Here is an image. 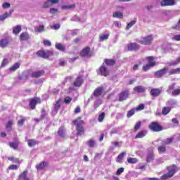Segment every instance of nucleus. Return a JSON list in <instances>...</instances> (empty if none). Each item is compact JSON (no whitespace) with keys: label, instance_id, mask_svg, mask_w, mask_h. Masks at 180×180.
Returning a JSON list of instances; mask_svg holds the SVG:
<instances>
[{"label":"nucleus","instance_id":"nucleus-44","mask_svg":"<svg viewBox=\"0 0 180 180\" xmlns=\"http://www.w3.org/2000/svg\"><path fill=\"white\" fill-rule=\"evenodd\" d=\"M58 134L59 136L64 137L65 136V129L64 127H61L59 128L58 131Z\"/></svg>","mask_w":180,"mask_h":180},{"label":"nucleus","instance_id":"nucleus-19","mask_svg":"<svg viewBox=\"0 0 180 180\" xmlns=\"http://www.w3.org/2000/svg\"><path fill=\"white\" fill-rule=\"evenodd\" d=\"M28 170H24L22 174L18 175V179L17 180H30L28 176Z\"/></svg>","mask_w":180,"mask_h":180},{"label":"nucleus","instance_id":"nucleus-34","mask_svg":"<svg viewBox=\"0 0 180 180\" xmlns=\"http://www.w3.org/2000/svg\"><path fill=\"white\" fill-rule=\"evenodd\" d=\"M125 155H126V152H122L120 155H118L117 157V162L122 163V160L123 158H124Z\"/></svg>","mask_w":180,"mask_h":180},{"label":"nucleus","instance_id":"nucleus-37","mask_svg":"<svg viewBox=\"0 0 180 180\" xmlns=\"http://www.w3.org/2000/svg\"><path fill=\"white\" fill-rule=\"evenodd\" d=\"M175 74H180V68H177L176 69H172L169 72V75H172Z\"/></svg>","mask_w":180,"mask_h":180},{"label":"nucleus","instance_id":"nucleus-56","mask_svg":"<svg viewBox=\"0 0 180 180\" xmlns=\"http://www.w3.org/2000/svg\"><path fill=\"white\" fill-rule=\"evenodd\" d=\"M8 59L4 58V59L3 60V61H1V68H5V66H6V65H8Z\"/></svg>","mask_w":180,"mask_h":180},{"label":"nucleus","instance_id":"nucleus-46","mask_svg":"<svg viewBox=\"0 0 180 180\" xmlns=\"http://www.w3.org/2000/svg\"><path fill=\"white\" fill-rule=\"evenodd\" d=\"M142 125V122L141 121H138L136 122V124L134 125V131L136 132L137 131H139L141 128V126Z\"/></svg>","mask_w":180,"mask_h":180},{"label":"nucleus","instance_id":"nucleus-39","mask_svg":"<svg viewBox=\"0 0 180 180\" xmlns=\"http://www.w3.org/2000/svg\"><path fill=\"white\" fill-rule=\"evenodd\" d=\"M127 162H128L129 164L134 165L139 162V159L136 158H129L127 159Z\"/></svg>","mask_w":180,"mask_h":180},{"label":"nucleus","instance_id":"nucleus-32","mask_svg":"<svg viewBox=\"0 0 180 180\" xmlns=\"http://www.w3.org/2000/svg\"><path fill=\"white\" fill-rule=\"evenodd\" d=\"M136 108H131L127 112V117L131 118V116H134L136 114Z\"/></svg>","mask_w":180,"mask_h":180},{"label":"nucleus","instance_id":"nucleus-51","mask_svg":"<svg viewBox=\"0 0 180 180\" xmlns=\"http://www.w3.org/2000/svg\"><path fill=\"white\" fill-rule=\"evenodd\" d=\"M108 37H110V34H103L99 37L100 41H103L105 40H107L108 39Z\"/></svg>","mask_w":180,"mask_h":180},{"label":"nucleus","instance_id":"nucleus-22","mask_svg":"<svg viewBox=\"0 0 180 180\" xmlns=\"http://www.w3.org/2000/svg\"><path fill=\"white\" fill-rule=\"evenodd\" d=\"M146 134H148V131L141 130V131L138 132L136 136H135V139H143Z\"/></svg>","mask_w":180,"mask_h":180},{"label":"nucleus","instance_id":"nucleus-16","mask_svg":"<svg viewBox=\"0 0 180 180\" xmlns=\"http://www.w3.org/2000/svg\"><path fill=\"white\" fill-rule=\"evenodd\" d=\"M160 5L162 7L171 6L175 5L174 0H162L160 1Z\"/></svg>","mask_w":180,"mask_h":180},{"label":"nucleus","instance_id":"nucleus-2","mask_svg":"<svg viewBox=\"0 0 180 180\" xmlns=\"http://www.w3.org/2000/svg\"><path fill=\"white\" fill-rule=\"evenodd\" d=\"M167 171L169 172L160 176V180H167L169 178H172V176H174L177 172V166L175 165H173L172 166L167 167Z\"/></svg>","mask_w":180,"mask_h":180},{"label":"nucleus","instance_id":"nucleus-21","mask_svg":"<svg viewBox=\"0 0 180 180\" xmlns=\"http://www.w3.org/2000/svg\"><path fill=\"white\" fill-rule=\"evenodd\" d=\"M9 44V40L7 37L0 39V47L1 48H6L8 47Z\"/></svg>","mask_w":180,"mask_h":180},{"label":"nucleus","instance_id":"nucleus-45","mask_svg":"<svg viewBox=\"0 0 180 180\" xmlns=\"http://www.w3.org/2000/svg\"><path fill=\"white\" fill-rule=\"evenodd\" d=\"M136 20H132L129 22V23H128V25H127L126 26V30H129L131 27H133V25H136Z\"/></svg>","mask_w":180,"mask_h":180},{"label":"nucleus","instance_id":"nucleus-43","mask_svg":"<svg viewBox=\"0 0 180 180\" xmlns=\"http://www.w3.org/2000/svg\"><path fill=\"white\" fill-rule=\"evenodd\" d=\"M10 16H11V13H4L3 15H0V21H4Z\"/></svg>","mask_w":180,"mask_h":180},{"label":"nucleus","instance_id":"nucleus-18","mask_svg":"<svg viewBox=\"0 0 180 180\" xmlns=\"http://www.w3.org/2000/svg\"><path fill=\"white\" fill-rule=\"evenodd\" d=\"M103 91H104V88H103L102 86H99L96 88L94 91V96L96 98L101 96Z\"/></svg>","mask_w":180,"mask_h":180},{"label":"nucleus","instance_id":"nucleus-54","mask_svg":"<svg viewBox=\"0 0 180 180\" xmlns=\"http://www.w3.org/2000/svg\"><path fill=\"white\" fill-rule=\"evenodd\" d=\"M105 119V112H102L101 114L99 115L98 116V122L100 123L103 122V121Z\"/></svg>","mask_w":180,"mask_h":180},{"label":"nucleus","instance_id":"nucleus-23","mask_svg":"<svg viewBox=\"0 0 180 180\" xmlns=\"http://www.w3.org/2000/svg\"><path fill=\"white\" fill-rule=\"evenodd\" d=\"M20 41H28L30 39V35L28 32H22L20 34Z\"/></svg>","mask_w":180,"mask_h":180},{"label":"nucleus","instance_id":"nucleus-42","mask_svg":"<svg viewBox=\"0 0 180 180\" xmlns=\"http://www.w3.org/2000/svg\"><path fill=\"white\" fill-rule=\"evenodd\" d=\"M7 160H8L9 161H11L12 162H15L18 164L20 163V158H15L14 157H8Z\"/></svg>","mask_w":180,"mask_h":180},{"label":"nucleus","instance_id":"nucleus-38","mask_svg":"<svg viewBox=\"0 0 180 180\" xmlns=\"http://www.w3.org/2000/svg\"><path fill=\"white\" fill-rule=\"evenodd\" d=\"M56 49L60 51H65V50L66 49L63 44H56Z\"/></svg>","mask_w":180,"mask_h":180},{"label":"nucleus","instance_id":"nucleus-49","mask_svg":"<svg viewBox=\"0 0 180 180\" xmlns=\"http://www.w3.org/2000/svg\"><path fill=\"white\" fill-rule=\"evenodd\" d=\"M144 109H145V105H143V103H141L139 105L136 107V108H135V110H136V112H139Z\"/></svg>","mask_w":180,"mask_h":180},{"label":"nucleus","instance_id":"nucleus-26","mask_svg":"<svg viewBox=\"0 0 180 180\" xmlns=\"http://www.w3.org/2000/svg\"><path fill=\"white\" fill-rule=\"evenodd\" d=\"M20 32H22V25H18L13 27V34L17 35L19 34Z\"/></svg>","mask_w":180,"mask_h":180},{"label":"nucleus","instance_id":"nucleus-41","mask_svg":"<svg viewBox=\"0 0 180 180\" xmlns=\"http://www.w3.org/2000/svg\"><path fill=\"white\" fill-rule=\"evenodd\" d=\"M34 31L39 33H41V32H44V25H39V27H37L34 28Z\"/></svg>","mask_w":180,"mask_h":180},{"label":"nucleus","instance_id":"nucleus-10","mask_svg":"<svg viewBox=\"0 0 180 180\" xmlns=\"http://www.w3.org/2000/svg\"><path fill=\"white\" fill-rule=\"evenodd\" d=\"M41 103V101L39 97H35L30 100V108L32 110H35L37 104Z\"/></svg>","mask_w":180,"mask_h":180},{"label":"nucleus","instance_id":"nucleus-50","mask_svg":"<svg viewBox=\"0 0 180 180\" xmlns=\"http://www.w3.org/2000/svg\"><path fill=\"white\" fill-rule=\"evenodd\" d=\"M72 97H65L64 98V103L65 104H67V105H69L70 103V102H72Z\"/></svg>","mask_w":180,"mask_h":180},{"label":"nucleus","instance_id":"nucleus-15","mask_svg":"<svg viewBox=\"0 0 180 180\" xmlns=\"http://www.w3.org/2000/svg\"><path fill=\"white\" fill-rule=\"evenodd\" d=\"M83 83L84 79H82V76H77L75 81L73 82V86L75 88H79L82 86Z\"/></svg>","mask_w":180,"mask_h":180},{"label":"nucleus","instance_id":"nucleus-47","mask_svg":"<svg viewBox=\"0 0 180 180\" xmlns=\"http://www.w3.org/2000/svg\"><path fill=\"white\" fill-rule=\"evenodd\" d=\"M9 146H10V148H12L14 150H17L19 145L17 143L10 142Z\"/></svg>","mask_w":180,"mask_h":180},{"label":"nucleus","instance_id":"nucleus-3","mask_svg":"<svg viewBox=\"0 0 180 180\" xmlns=\"http://www.w3.org/2000/svg\"><path fill=\"white\" fill-rule=\"evenodd\" d=\"M146 60H147V62H148V63L143 66L142 70L143 72H148L150 70L151 68H153L155 65V61L154 60L153 56L146 57Z\"/></svg>","mask_w":180,"mask_h":180},{"label":"nucleus","instance_id":"nucleus-11","mask_svg":"<svg viewBox=\"0 0 180 180\" xmlns=\"http://www.w3.org/2000/svg\"><path fill=\"white\" fill-rule=\"evenodd\" d=\"M168 70H169L168 68L165 67V68H163V69H161V70H159L156 71L155 72V74L153 75V76L155 77V78L160 79V78L164 77V75H166Z\"/></svg>","mask_w":180,"mask_h":180},{"label":"nucleus","instance_id":"nucleus-7","mask_svg":"<svg viewBox=\"0 0 180 180\" xmlns=\"http://www.w3.org/2000/svg\"><path fill=\"white\" fill-rule=\"evenodd\" d=\"M97 75L102 77H108L110 75V70L105 66V63H103L101 66L96 70Z\"/></svg>","mask_w":180,"mask_h":180},{"label":"nucleus","instance_id":"nucleus-30","mask_svg":"<svg viewBox=\"0 0 180 180\" xmlns=\"http://www.w3.org/2000/svg\"><path fill=\"white\" fill-rule=\"evenodd\" d=\"M20 67V63H16L14 65H13L11 67L9 68V71L13 72L16 71L18 69H19Z\"/></svg>","mask_w":180,"mask_h":180},{"label":"nucleus","instance_id":"nucleus-28","mask_svg":"<svg viewBox=\"0 0 180 180\" xmlns=\"http://www.w3.org/2000/svg\"><path fill=\"white\" fill-rule=\"evenodd\" d=\"M158 151L159 154H165L167 152V148L165 145L158 146Z\"/></svg>","mask_w":180,"mask_h":180},{"label":"nucleus","instance_id":"nucleus-17","mask_svg":"<svg viewBox=\"0 0 180 180\" xmlns=\"http://www.w3.org/2000/svg\"><path fill=\"white\" fill-rule=\"evenodd\" d=\"M49 163L46 161H41L37 165H36V169L41 171L44 169V167H49Z\"/></svg>","mask_w":180,"mask_h":180},{"label":"nucleus","instance_id":"nucleus-29","mask_svg":"<svg viewBox=\"0 0 180 180\" xmlns=\"http://www.w3.org/2000/svg\"><path fill=\"white\" fill-rule=\"evenodd\" d=\"M134 91L137 93H143L146 91V89L143 86H136L134 88Z\"/></svg>","mask_w":180,"mask_h":180},{"label":"nucleus","instance_id":"nucleus-12","mask_svg":"<svg viewBox=\"0 0 180 180\" xmlns=\"http://www.w3.org/2000/svg\"><path fill=\"white\" fill-rule=\"evenodd\" d=\"M130 95V92L129 90L122 91L118 95V101L122 102L123 101L127 100L129 96Z\"/></svg>","mask_w":180,"mask_h":180},{"label":"nucleus","instance_id":"nucleus-9","mask_svg":"<svg viewBox=\"0 0 180 180\" xmlns=\"http://www.w3.org/2000/svg\"><path fill=\"white\" fill-rule=\"evenodd\" d=\"M79 56L82 58H90L91 57V48L89 46H86L83 48L79 52Z\"/></svg>","mask_w":180,"mask_h":180},{"label":"nucleus","instance_id":"nucleus-62","mask_svg":"<svg viewBox=\"0 0 180 180\" xmlns=\"http://www.w3.org/2000/svg\"><path fill=\"white\" fill-rule=\"evenodd\" d=\"M180 63V56L177 58V59H176V61H174V63H172V65L174 66V65H177Z\"/></svg>","mask_w":180,"mask_h":180},{"label":"nucleus","instance_id":"nucleus-58","mask_svg":"<svg viewBox=\"0 0 180 180\" xmlns=\"http://www.w3.org/2000/svg\"><path fill=\"white\" fill-rule=\"evenodd\" d=\"M49 12L51 15H55L58 12V10L57 8H50Z\"/></svg>","mask_w":180,"mask_h":180},{"label":"nucleus","instance_id":"nucleus-4","mask_svg":"<svg viewBox=\"0 0 180 180\" xmlns=\"http://www.w3.org/2000/svg\"><path fill=\"white\" fill-rule=\"evenodd\" d=\"M153 41V36L150 34L146 37H141L140 39L138 40V43H139L141 45L150 46Z\"/></svg>","mask_w":180,"mask_h":180},{"label":"nucleus","instance_id":"nucleus-14","mask_svg":"<svg viewBox=\"0 0 180 180\" xmlns=\"http://www.w3.org/2000/svg\"><path fill=\"white\" fill-rule=\"evenodd\" d=\"M58 0H47L46 1L44 2V4L42 5V8H49V7H51L53 5L58 4Z\"/></svg>","mask_w":180,"mask_h":180},{"label":"nucleus","instance_id":"nucleus-63","mask_svg":"<svg viewBox=\"0 0 180 180\" xmlns=\"http://www.w3.org/2000/svg\"><path fill=\"white\" fill-rule=\"evenodd\" d=\"M114 25L118 28L122 27V24L119 21H114L113 22Z\"/></svg>","mask_w":180,"mask_h":180},{"label":"nucleus","instance_id":"nucleus-57","mask_svg":"<svg viewBox=\"0 0 180 180\" xmlns=\"http://www.w3.org/2000/svg\"><path fill=\"white\" fill-rule=\"evenodd\" d=\"M173 30H180V19L179 20L177 25L172 27Z\"/></svg>","mask_w":180,"mask_h":180},{"label":"nucleus","instance_id":"nucleus-5","mask_svg":"<svg viewBox=\"0 0 180 180\" xmlns=\"http://www.w3.org/2000/svg\"><path fill=\"white\" fill-rule=\"evenodd\" d=\"M148 128L153 132H160L164 130L162 125H160L157 122H152L151 124L148 125Z\"/></svg>","mask_w":180,"mask_h":180},{"label":"nucleus","instance_id":"nucleus-48","mask_svg":"<svg viewBox=\"0 0 180 180\" xmlns=\"http://www.w3.org/2000/svg\"><path fill=\"white\" fill-rule=\"evenodd\" d=\"M46 116V110L42 108L41 110V117H39V120H42L45 119Z\"/></svg>","mask_w":180,"mask_h":180},{"label":"nucleus","instance_id":"nucleus-59","mask_svg":"<svg viewBox=\"0 0 180 180\" xmlns=\"http://www.w3.org/2000/svg\"><path fill=\"white\" fill-rule=\"evenodd\" d=\"M176 86V83H172V84H170L169 86V91H172V90L174 91V90H175Z\"/></svg>","mask_w":180,"mask_h":180},{"label":"nucleus","instance_id":"nucleus-1","mask_svg":"<svg viewBox=\"0 0 180 180\" xmlns=\"http://www.w3.org/2000/svg\"><path fill=\"white\" fill-rule=\"evenodd\" d=\"M85 122L82 120V117H77L72 120V124L75 126L77 131V136H81L84 134V125Z\"/></svg>","mask_w":180,"mask_h":180},{"label":"nucleus","instance_id":"nucleus-52","mask_svg":"<svg viewBox=\"0 0 180 180\" xmlns=\"http://www.w3.org/2000/svg\"><path fill=\"white\" fill-rule=\"evenodd\" d=\"M172 96H178L180 95V89H176L175 90H173L172 92Z\"/></svg>","mask_w":180,"mask_h":180},{"label":"nucleus","instance_id":"nucleus-40","mask_svg":"<svg viewBox=\"0 0 180 180\" xmlns=\"http://www.w3.org/2000/svg\"><path fill=\"white\" fill-rule=\"evenodd\" d=\"M86 144L90 148H95L96 147V141H94L93 139H90V140L87 141Z\"/></svg>","mask_w":180,"mask_h":180},{"label":"nucleus","instance_id":"nucleus-64","mask_svg":"<svg viewBox=\"0 0 180 180\" xmlns=\"http://www.w3.org/2000/svg\"><path fill=\"white\" fill-rule=\"evenodd\" d=\"M173 40L180 41V34H176L173 37Z\"/></svg>","mask_w":180,"mask_h":180},{"label":"nucleus","instance_id":"nucleus-24","mask_svg":"<svg viewBox=\"0 0 180 180\" xmlns=\"http://www.w3.org/2000/svg\"><path fill=\"white\" fill-rule=\"evenodd\" d=\"M60 108H61V99L59 98L57 101H56V103L53 104V110H55L56 112H58Z\"/></svg>","mask_w":180,"mask_h":180},{"label":"nucleus","instance_id":"nucleus-36","mask_svg":"<svg viewBox=\"0 0 180 180\" xmlns=\"http://www.w3.org/2000/svg\"><path fill=\"white\" fill-rule=\"evenodd\" d=\"M174 140V137H170L169 139H167L165 141H163V146H168L171 144Z\"/></svg>","mask_w":180,"mask_h":180},{"label":"nucleus","instance_id":"nucleus-6","mask_svg":"<svg viewBox=\"0 0 180 180\" xmlns=\"http://www.w3.org/2000/svg\"><path fill=\"white\" fill-rule=\"evenodd\" d=\"M36 54H37L39 58L47 59L50 56H53L54 55V53L52 51L39 50L36 52Z\"/></svg>","mask_w":180,"mask_h":180},{"label":"nucleus","instance_id":"nucleus-31","mask_svg":"<svg viewBox=\"0 0 180 180\" xmlns=\"http://www.w3.org/2000/svg\"><path fill=\"white\" fill-rule=\"evenodd\" d=\"M171 110H172L171 107H169V106L164 107L163 108H162V115H163L164 116H166L169 113V112H171Z\"/></svg>","mask_w":180,"mask_h":180},{"label":"nucleus","instance_id":"nucleus-8","mask_svg":"<svg viewBox=\"0 0 180 180\" xmlns=\"http://www.w3.org/2000/svg\"><path fill=\"white\" fill-rule=\"evenodd\" d=\"M140 48L141 46L139 45V44H137L136 42H131L127 44V50H128V51L136 52L140 49Z\"/></svg>","mask_w":180,"mask_h":180},{"label":"nucleus","instance_id":"nucleus-53","mask_svg":"<svg viewBox=\"0 0 180 180\" xmlns=\"http://www.w3.org/2000/svg\"><path fill=\"white\" fill-rule=\"evenodd\" d=\"M123 172H124V167H120L117 169V172H115V174L117 176H120V174H122L123 173Z\"/></svg>","mask_w":180,"mask_h":180},{"label":"nucleus","instance_id":"nucleus-55","mask_svg":"<svg viewBox=\"0 0 180 180\" xmlns=\"http://www.w3.org/2000/svg\"><path fill=\"white\" fill-rule=\"evenodd\" d=\"M20 166H18L16 165H11L8 167V169L10 170H17Z\"/></svg>","mask_w":180,"mask_h":180},{"label":"nucleus","instance_id":"nucleus-27","mask_svg":"<svg viewBox=\"0 0 180 180\" xmlns=\"http://www.w3.org/2000/svg\"><path fill=\"white\" fill-rule=\"evenodd\" d=\"M27 146H29V147L30 148L34 147L35 146L38 145V142L35 139H28L27 141Z\"/></svg>","mask_w":180,"mask_h":180},{"label":"nucleus","instance_id":"nucleus-33","mask_svg":"<svg viewBox=\"0 0 180 180\" xmlns=\"http://www.w3.org/2000/svg\"><path fill=\"white\" fill-rule=\"evenodd\" d=\"M154 157H155V155L153 153H151L147 155L146 162H151L152 161H153Z\"/></svg>","mask_w":180,"mask_h":180},{"label":"nucleus","instance_id":"nucleus-20","mask_svg":"<svg viewBox=\"0 0 180 180\" xmlns=\"http://www.w3.org/2000/svg\"><path fill=\"white\" fill-rule=\"evenodd\" d=\"M44 74V70H39V71H37V72H32V75H30V77H32V78L38 79L40 77L43 76Z\"/></svg>","mask_w":180,"mask_h":180},{"label":"nucleus","instance_id":"nucleus-35","mask_svg":"<svg viewBox=\"0 0 180 180\" xmlns=\"http://www.w3.org/2000/svg\"><path fill=\"white\" fill-rule=\"evenodd\" d=\"M114 18L122 19L123 18V13L122 12H115L112 15Z\"/></svg>","mask_w":180,"mask_h":180},{"label":"nucleus","instance_id":"nucleus-13","mask_svg":"<svg viewBox=\"0 0 180 180\" xmlns=\"http://www.w3.org/2000/svg\"><path fill=\"white\" fill-rule=\"evenodd\" d=\"M162 93V88H153L150 90V95L153 98H156L160 96V95Z\"/></svg>","mask_w":180,"mask_h":180},{"label":"nucleus","instance_id":"nucleus-25","mask_svg":"<svg viewBox=\"0 0 180 180\" xmlns=\"http://www.w3.org/2000/svg\"><path fill=\"white\" fill-rule=\"evenodd\" d=\"M104 63L106 66H113V65H115L116 60L114 59L106 58V59H105Z\"/></svg>","mask_w":180,"mask_h":180},{"label":"nucleus","instance_id":"nucleus-61","mask_svg":"<svg viewBox=\"0 0 180 180\" xmlns=\"http://www.w3.org/2000/svg\"><path fill=\"white\" fill-rule=\"evenodd\" d=\"M1 7L4 9H6V8H11V4L8 3V2H6L4 4H3V5L1 6Z\"/></svg>","mask_w":180,"mask_h":180},{"label":"nucleus","instance_id":"nucleus-60","mask_svg":"<svg viewBox=\"0 0 180 180\" xmlns=\"http://www.w3.org/2000/svg\"><path fill=\"white\" fill-rule=\"evenodd\" d=\"M26 121V119H21L18 121V126H23L25 124V122Z\"/></svg>","mask_w":180,"mask_h":180}]
</instances>
